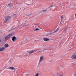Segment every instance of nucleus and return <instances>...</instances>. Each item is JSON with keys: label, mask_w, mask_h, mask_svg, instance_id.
Listing matches in <instances>:
<instances>
[{"label": "nucleus", "mask_w": 76, "mask_h": 76, "mask_svg": "<svg viewBox=\"0 0 76 76\" xmlns=\"http://www.w3.org/2000/svg\"><path fill=\"white\" fill-rule=\"evenodd\" d=\"M75 17H76V13L75 14Z\"/></svg>", "instance_id": "obj_20"}, {"label": "nucleus", "mask_w": 76, "mask_h": 76, "mask_svg": "<svg viewBox=\"0 0 76 76\" xmlns=\"http://www.w3.org/2000/svg\"><path fill=\"white\" fill-rule=\"evenodd\" d=\"M39 29H38V28H37L34 31H39Z\"/></svg>", "instance_id": "obj_16"}, {"label": "nucleus", "mask_w": 76, "mask_h": 76, "mask_svg": "<svg viewBox=\"0 0 76 76\" xmlns=\"http://www.w3.org/2000/svg\"><path fill=\"white\" fill-rule=\"evenodd\" d=\"M71 58L73 59H76V53L74 54L72 56Z\"/></svg>", "instance_id": "obj_4"}, {"label": "nucleus", "mask_w": 76, "mask_h": 76, "mask_svg": "<svg viewBox=\"0 0 76 76\" xmlns=\"http://www.w3.org/2000/svg\"><path fill=\"white\" fill-rule=\"evenodd\" d=\"M43 59H44V56H42L40 57L39 63H41V62H42V61Z\"/></svg>", "instance_id": "obj_3"}, {"label": "nucleus", "mask_w": 76, "mask_h": 76, "mask_svg": "<svg viewBox=\"0 0 76 76\" xmlns=\"http://www.w3.org/2000/svg\"><path fill=\"white\" fill-rule=\"evenodd\" d=\"M10 18H11V17H10V16H7L6 18L5 22H7V21H10Z\"/></svg>", "instance_id": "obj_2"}, {"label": "nucleus", "mask_w": 76, "mask_h": 76, "mask_svg": "<svg viewBox=\"0 0 76 76\" xmlns=\"http://www.w3.org/2000/svg\"><path fill=\"white\" fill-rule=\"evenodd\" d=\"M58 30H59V28H57V29H56L55 31L53 32V33H56V32H57L58 31Z\"/></svg>", "instance_id": "obj_12"}, {"label": "nucleus", "mask_w": 76, "mask_h": 76, "mask_svg": "<svg viewBox=\"0 0 76 76\" xmlns=\"http://www.w3.org/2000/svg\"><path fill=\"white\" fill-rule=\"evenodd\" d=\"M47 10H45L42 11V12H47Z\"/></svg>", "instance_id": "obj_15"}, {"label": "nucleus", "mask_w": 76, "mask_h": 76, "mask_svg": "<svg viewBox=\"0 0 76 76\" xmlns=\"http://www.w3.org/2000/svg\"><path fill=\"white\" fill-rule=\"evenodd\" d=\"M74 7H75V6L74 5Z\"/></svg>", "instance_id": "obj_23"}, {"label": "nucleus", "mask_w": 76, "mask_h": 76, "mask_svg": "<svg viewBox=\"0 0 76 76\" xmlns=\"http://www.w3.org/2000/svg\"><path fill=\"white\" fill-rule=\"evenodd\" d=\"M55 7L54 6H53V7H50L49 8H50V10H53V9H55Z\"/></svg>", "instance_id": "obj_7"}, {"label": "nucleus", "mask_w": 76, "mask_h": 76, "mask_svg": "<svg viewBox=\"0 0 76 76\" xmlns=\"http://www.w3.org/2000/svg\"><path fill=\"white\" fill-rule=\"evenodd\" d=\"M14 15H15V14H14Z\"/></svg>", "instance_id": "obj_24"}, {"label": "nucleus", "mask_w": 76, "mask_h": 76, "mask_svg": "<svg viewBox=\"0 0 76 76\" xmlns=\"http://www.w3.org/2000/svg\"><path fill=\"white\" fill-rule=\"evenodd\" d=\"M37 51V50H31L29 52V53L30 54H32V53H34V51Z\"/></svg>", "instance_id": "obj_10"}, {"label": "nucleus", "mask_w": 76, "mask_h": 76, "mask_svg": "<svg viewBox=\"0 0 76 76\" xmlns=\"http://www.w3.org/2000/svg\"><path fill=\"white\" fill-rule=\"evenodd\" d=\"M13 34H14V33L13 32H12L11 34H9L8 36H6L5 37L6 40H7V39H9V38H10V37L13 36Z\"/></svg>", "instance_id": "obj_1"}, {"label": "nucleus", "mask_w": 76, "mask_h": 76, "mask_svg": "<svg viewBox=\"0 0 76 76\" xmlns=\"http://www.w3.org/2000/svg\"><path fill=\"white\" fill-rule=\"evenodd\" d=\"M74 76H76V73H75L74 74Z\"/></svg>", "instance_id": "obj_18"}, {"label": "nucleus", "mask_w": 76, "mask_h": 76, "mask_svg": "<svg viewBox=\"0 0 76 76\" xmlns=\"http://www.w3.org/2000/svg\"><path fill=\"white\" fill-rule=\"evenodd\" d=\"M39 72L37 73L35 75V76H39Z\"/></svg>", "instance_id": "obj_13"}, {"label": "nucleus", "mask_w": 76, "mask_h": 76, "mask_svg": "<svg viewBox=\"0 0 76 76\" xmlns=\"http://www.w3.org/2000/svg\"><path fill=\"white\" fill-rule=\"evenodd\" d=\"M9 45L8 44H6L4 45V47L5 48H8V47H9Z\"/></svg>", "instance_id": "obj_9"}, {"label": "nucleus", "mask_w": 76, "mask_h": 76, "mask_svg": "<svg viewBox=\"0 0 76 76\" xmlns=\"http://www.w3.org/2000/svg\"><path fill=\"white\" fill-rule=\"evenodd\" d=\"M61 21H62V20L63 19V16H61Z\"/></svg>", "instance_id": "obj_17"}, {"label": "nucleus", "mask_w": 76, "mask_h": 76, "mask_svg": "<svg viewBox=\"0 0 76 76\" xmlns=\"http://www.w3.org/2000/svg\"><path fill=\"white\" fill-rule=\"evenodd\" d=\"M5 50V47H2V48H0V51H3Z\"/></svg>", "instance_id": "obj_6"}, {"label": "nucleus", "mask_w": 76, "mask_h": 76, "mask_svg": "<svg viewBox=\"0 0 76 76\" xmlns=\"http://www.w3.org/2000/svg\"><path fill=\"white\" fill-rule=\"evenodd\" d=\"M43 39L45 41H49V39L47 38H44Z\"/></svg>", "instance_id": "obj_11"}, {"label": "nucleus", "mask_w": 76, "mask_h": 76, "mask_svg": "<svg viewBox=\"0 0 76 76\" xmlns=\"http://www.w3.org/2000/svg\"><path fill=\"white\" fill-rule=\"evenodd\" d=\"M1 42V40L0 39V42Z\"/></svg>", "instance_id": "obj_21"}, {"label": "nucleus", "mask_w": 76, "mask_h": 76, "mask_svg": "<svg viewBox=\"0 0 76 76\" xmlns=\"http://www.w3.org/2000/svg\"><path fill=\"white\" fill-rule=\"evenodd\" d=\"M12 40L13 41H15L16 40V39H17V38L16 37H12Z\"/></svg>", "instance_id": "obj_5"}, {"label": "nucleus", "mask_w": 76, "mask_h": 76, "mask_svg": "<svg viewBox=\"0 0 76 76\" xmlns=\"http://www.w3.org/2000/svg\"><path fill=\"white\" fill-rule=\"evenodd\" d=\"M26 75H27V76H28V74H27Z\"/></svg>", "instance_id": "obj_22"}, {"label": "nucleus", "mask_w": 76, "mask_h": 76, "mask_svg": "<svg viewBox=\"0 0 76 76\" xmlns=\"http://www.w3.org/2000/svg\"><path fill=\"white\" fill-rule=\"evenodd\" d=\"M8 5L10 7H11L12 6V4H10Z\"/></svg>", "instance_id": "obj_14"}, {"label": "nucleus", "mask_w": 76, "mask_h": 76, "mask_svg": "<svg viewBox=\"0 0 76 76\" xmlns=\"http://www.w3.org/2000/svg\"><path fill=\"white\" fill-rule=\"evenodd\" d=\"M59 76H63V75H60Z\"/></svg>", "instance_id": "obj_19"}, {"label": "nucleus", "mask_w": 76, "mask_h": 76, "mask_svg": "<svg viewBox=\"0 0 76 76\" xmlns=\"http://www.w3.org/2000/svg\"><path fill=\"white\" fill-rule=\"evenodd\" d=\"M7 69H10V70H13V69H15V68L13 67H10L7 68Z\"/></svg>", "instance_id": "obj_8"}]
</instances>
